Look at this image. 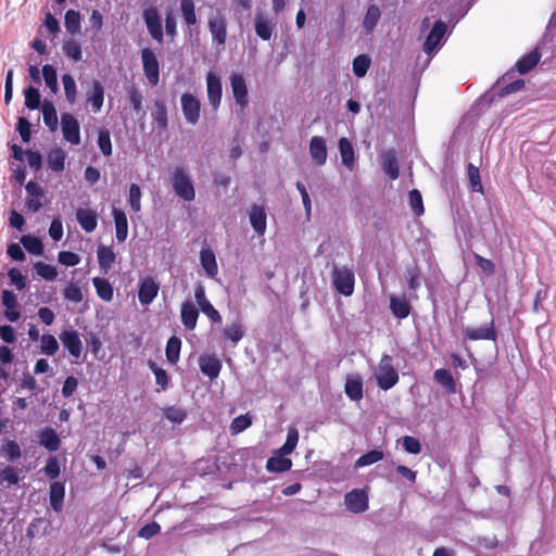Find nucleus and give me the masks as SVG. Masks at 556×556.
Here are the masks:
<instances>
[{
  "label": "nucleus",
  "instance_id": "obj_1",
  "mask_svg": "<svg viewBox=\"0 0 556 556\" xmlns=\"http://www.w3.org/2000/svg\"><path fill=\"white\" fill-rule=\"evenodd\" d=\"M375 377L377 386L383 391L392 389L399 382V372L393 365L391 355L383 354L381 356Z\"/></svg>",
  "mask_w": 556,
  "mask_h": 556
},
{
  "label": "nucleus",
  "instance_id": "obj_2",
  "mask_svg": "<svg viewBox=\"0 0 556 556\" xmlns=\"http://www.w3.org/2000/svg\"><path fill=\"white\" fill-rule=\"evenodd\" d=\"M504 80H505V76H503L501 79H498L496 81V84H494L492 86V88L490 90H488L486 92H484L481 96L480 102L482 104L490 106L495 101V98H500V99L504 98L510 93L521 90L525 86L523 79H516L511 83H508V84L502 86Z\"/></svg>",
  "mask_w": 556,
  "mask_h": 556
},
{
  "label": "nucleus",
  "instance_id": "obj_3",
  "mask_svg": "<svg viewBox=\"0 0 556 556\" xmlns=\"http://www.w3.org/2000/svg\"><path fill=\"white\" fill-rule=\"evenodd\" d=\"M463 341H479L486 340L496 342L497 330L495 328L494 318L491 317L490 321L481 327H466L463 330Z\"/></svg>",
  "mask_w": 556,
  "mask_h": 556
},
{
  "label": "nucleus",
  "instance_id": "obj_4",
  "mask_svg": "<svg viewBox=\"0 0 556 556\" xmlns=\"http://www.w3.org/2000/svg\"><path fill=\"white\" fill-rule=\"evenodd\" d=\"M332 283L339 293L343 294L344 296H350L354 292V273L346 267H334L332 273Z\"/></svg>",
  "mask_w": 556,
  "mask_h": 556
},
{
  "label": "nucleus",
  "instance_id": "obj_5",
  "mask_svg": "<svg viewBox=\"0 0 556 556\" xmlns=\"http://www.w3.org/2000/svg\"><path fill=\"white\" fill-rule=\"evenodd\" d=\"M141 61L143 74L148 81L152 86H156L160 81V63L155 53L149 48H143L141 50Z\"/></svg>",
  "mask_w": 556,
  "mask_h": 556
},
{
  "label": "nucleus",
  "instance_id": "obj_6",
  "mask_svg": "<svg viewBox=\"0 0 556 556\" xmlns=\"http://www.w3.org/2000/svg\"><path fill=\"white\" fill-rule=\"evenodd\" d=\"M143 22L150 36L159 43L163 42L164 34L161 16L156 8L150 7L142 13Z\"/></svg>",
  "mask_w": 556,
  "mask_h": 556
},
{
  "label": "nucleus",
  "instance_id": "obj_7",
  "mask_svg": "<svg viewBox=\"0 0 556 556\" xmlns=\"http://www.w3.org/2000/svg\"><path fill=\"white\" fill-rule=\"evenodd\" d=\"M207 27L212 35L213 43L217 47L224 46L227 40V20L219 12L211 15L207 21Z\"/></svg>",
  "mask_w": 556,
  "mask_h": 556
},
{
  "label": "nucleus",
  "instance_id": "obj_8",
  "mask_svg": "<svg viewBox=\"0 0 556 556\" xmlns=\"http://www.w3.org/2000/svg\"><path fill=\"white\" fill-rule=\"evenodd\" d=\"M61 129L64 140L74 146L80 143V125L74 115L71 113L61 115Z\"/></svg>",
  "mask_w": 556,
  "mask_h": 556
},
{
  "label": "nucleus",
  "instance_id": "obj_9",
  "mask_svg": "<svg viewBox=\"0 0 556 556\" xmlns=\"http://www.w3.org/2000/svg\"><path fill=\"white\" fill-rule=\"evenodd\" d=\"M346 509L354 514H361L368 509V494L365 489H353L344 496Z\"/></svg>",
  "mask_w": 556,
  "mask_h": 556
},
{
  "label": "nucleus",
  "instance_id": "obj_10",
  "mask_svg": "<svg viewBox=\"0 0 556 556\" xmlns=\"http://www.w3.org/2000/svg\"><path fill=\"white\" fill-rule=\"evenodd\" d=\"M181 110L187 123L195 125L200 118L201 103L195 96L185 92L181 98Z\"/></svg>",
  "mask_w": 556,
  "mask_h": 556
},
{
  "label": "nucleus",
  "instance_id": "obj_11",
  "mask_svg": "<svg viewBox=\"0 0 556 556\" xmlns=\"http://www.w3.org/2000/svg\"><path fill=\"white\" fill-rule=\"evenodd\" d=\"M230 86L233 98L236 100V104L239 105L241 110L245 109L249 104V94L247 81L243 75L238 73L231 74Z\"/></svg>",
  "mask_w": 556,
  "mask_h": 556
},
{
  "label": "nucleus",
  "instance_id": "obj_12",
  "mask_svg": "<svg viewBox=\"0 0 556 556\" xmlns=\"http://www.w3.org/2000/svg\"><path fill=\"white\" fill-rule=\"evenodd\" d=\"M60 340L64 346L70 353V355L76 359H78L81 356L83 353V342L79 338V334L77 331L68 329L63 330L60 333Z\"/></svg>",
  "mask_w": 556,
  "mask_h": 556
},
{
  "label": "nucleus",
  "instance_id": "obj_13",
  "mask_svg": "<svg viewBox=\"0 0 556 556\" xmlns=\"http://www.w3.org/2000/svg\"><path fill=\"white\" fill-rule=\"evenodd\" d=\"M446 29V24L442 21H437L433 24L422 45V49L427 54H431L439 47Z\"/></svg>",
  "mask_w": 556,
  "mask_h": 556
},
{
  "label": "nucleus",
  "instance_id": "obj_14",
  "mask_svg": "<svg viewBox=\"0 0 556 556\" xmlns=\"http://www.w3.org/2000/svg\"><path fill=\"white\" fill-rule=\"evenodd\" d=\"M207 85V99L214 110H217L220 105L223 86L220 77L213 72H208L206 75Z\"/></svg>",
  "mask_w": 556,
  "mask_h": 556
},
{
  "label": "nucleus",
  "instance_id": "obj_15",
  "mask_svg": "<svg viewBox=\"0 0 556 556\" xmlns=\"http://www.w3.org/2000/svg\"><path fill=\"white\" fill-rule=\"evenodd\" d=\"M159 283L152 277H144L139 281L138 299L143 305L153 302L159 293Z\"/></svg>",
  "mask_w": 556,
  "mask_h": 556
},
{
  "label": "nucleus",
  "instance_id": "obj_16",
  "mask_svg": "<svg viewBox=\"0 0 556 556\" xmlns=\"http://www.w3.org/2000/svg\"><path fill=\"white\" fill-rule=\"evenodd\" d=\"M199 366L203 375L211 380L216 379L222 370V362L215 356L203 354L199 358Z\"/></svg>",
  "mask_w": 556,
  "mask_h": 556
},
{
  "label": "nucleus",
  "instance_id": "obj_17",
  "mask_svg": "<svg viewBox=\"0 0 556 556\" xmlns=\"http://www.w3.org/2000/svg\"><path fill=\"white\" fill-rule=\"evenodd\" d=\"M173 188L185 201L194 200L195 191L189 176H174Z\"/></svg>",
  "mask_w": 556,
  "mask_h": 556
},
{
  "label": "nucleus",
  "instance_id": "obj_18",
  "mask_svg": "<svg viewBox=\"0 0 556 556\" xmlns=\"http://www.w3.org/2000/svg\"><path fill=\"white\" fill-rule=\"evenodd\" d=\"M1 301L3 306L7 307L4 313L5 318L12 323L16 321L21 316V313L17 309L18 302L16 295L10 290H3L1 294Z\"/></svg>",
  "mask_w": 556,
  "mask_h": 556
},
{
  "label": "nucleus",
  "instance_id": "obj_19",
  "mask_svg": "<svg viewBox=\"0 0 556 556\" xmlns=\"http://www.w3.org/2000/svg\"><path fill=\"white\" fill-rule=\"evenodd\" d=\"M245 329L240 320H236L232 324L226 326L222 330V339L225 342H230L231 346L235 348L238 342L244 337Z\"/></svg>",
  "mask_w": 556,
  "mask_h": 556
},
{
  "label": "nucleus",
  "instance_id": "obj_20",
  "mask_svg": "<svg viewBox=\"0 0 556 556\" xmlns=\"http://www.w3.org/2000/svg\"><path fill=\"white\" fill-rule=\"evenodd\" d=\"M152 119L156 125L160 132H164L168 128V114L164 101L155 100L153 103V111L151 113Z\"/></svg>",
  "mask_w": 556,
  "mask_h": 556
},
{
  "label": "nucleus",
  "instance_id": "obj_21",
  "mask_svg": "<svg viewBox=\"0 0 556 556\" xmlns=\"http://www.w3.org/2000/svg\"><path fill=\"white\" fill-rule=\"evenodd\" d=\"M249 217L254 231L258 235H264L266 230L267 218L265 207L262 205L253 204L251 206Z\"/></svg>",
  "mask_w": 556,
  "mask_h": 556
},
{
  "label": "nucleus",
  "instance_id": "obj_22",
  "mask_svg": "<svg viewBox=\"0 0 556 556\" xmlns=\"http://www.w3.org/2000/svg\"><path fill=\"white\" fill-rule=\"evenodd\" d=\"M180 318L187 330H193L195 328L199 318V311L192 302L185 301L181 304Z\"/></svg>",
  "mask_w": 556,
  "mask_h": 556
},
{
  "label": "nucleus",
  "instance_id": "obj_23",
  "mask_svg": "<svg viewBox=\"0 0 556 556\" xmlns=\"http://www.w3.org/2000/svg\"><path fill=\"white\" fill-rule=\"evenodd\" d=\"M76 219L86 232H92L98 226L97 213L90 208H77Z\"/></svg>",
  "mask_w": 556,
  "mask_h": 556
},
{
  "label": "nucleus",
  "instance_id": "obj_24",
  "mask_svg": "<svg viewBox=\"0 0 556 556\" xmlns=\"http://www.w3.org/2000/svg\"><path fill=\"white\" fill-rule=\"evenodd\" d=\"M541 60V53L538 48L533 49L529 53L521 56L515 64V70L520 74H527L532 68L536 66V64Z\"/></svg>",
  "mask_w": 556,
  "mask_h": 556
},
{
  "label": "nucleus",
  "instance_id": "obj_25",
  "mask_svg": "<svg viewBox=\"0 0 556 556\" xmlns=\"http://www.w3.org/2000/svg\"><path fill=\"white\" fill-rule=\"evenodd\" d=\"M104 102V88L99 80L92 81V90L87 94V103L91 105V111L98 113L101 111Z\"/></svg>",
  "mask_w": 556,
  "mask_h": 556
},
{
  "label": "nucleus",
  "instance_id": "obj_26",
  "mask_svg": "<svg viewBox=\"0 0 556 556\" xmlns=\"http://www.w3.org/2000/svg\"><path fill=\"white\" fill-rule=\"evenodd\" d=\"M112 215L115 224L116 240L124 242L128 236L127 216L123 210L116 207H113Z\"/></svg>",
  "mask_w": 556,
  "mask_h": 556
},
{
  "label": "nucleus",
  "instance_id": "obj_27",
  "mask_svg": "<svg viewBox=\"0 0 556 556\" xmlns=\"http://www.w3.org/2000/svg\"><path fill=\"white\" fill-rule=\"evenodd\" d=\"M309 153L312 159L318 165H323L327 160V146L323 137L315 136L309 142Z\"/></svg>",
  "mask_w": 556,
  "mask_h": 556
},
{
  "label": "nucleus",
  "instance_id": "obj_28",
  "mask_svg": "<svg viewBox=\"0 0 556 556\" xmlns=\"http://www.w3.org/2000/svg\"><path fill=\"white\" fill-rule=\"evenodd\" d=\"M65 496V485L63 482L54 481L50 484L49 500L53 510L61 511Z\"/></svg>",
  "mask_w": 556,
  "mask_h": 556
},
{
  "label": "nucleus",
  "instance_id": "obj_29",
  "mask_svg": "<svg viewBox=\"0 0 556 556\" xmlns=\"http://www.w3.org/2000/svg\"><path fill=\"white\" fill-rule=\"evenodd\" d=\"M201 266L210 278H215L218 274V265L214 252L211 249L200 251Z\"/></svg>",
  "mask_w": 556,
  "mask_h": 556
},
{
  "label": "nucleus",
  "instance_id": "obj_30",
  "mask_svg": "<svg viewBox=\"0 0 556 556\" xmlns=\"http://www.w3.org/2000/svg\"><path fill=\"white\" fill-rule=\"evenodd\" d=\"M276 24L262 14H257L254 18V29L262 40H269L273 36Z\"/></svg>",
  "mask_w": 556,
  "mask_h": 556
},
{
  "label": "nucleus",
  "instance_id": "obj_31",
  "mask_svg": "<svg viewBox=\"0 0 556 556\" xmlns=\"http://www.w3.org/2000/svg\"><path fill=\"white\" fill-rule=\"evenodd\" d=\"M40 444L49 452H55L60 448L61 440L53 428L47 427L39 434Z\"/></svg>",
  "mask_w": 556,
  "mask_h": 556
},
{
  "label": "nucleus",
  "instance_id": "obj_32",
  "mask_svg": "<svg viewBox=\"0 0 556 556\" xmlns=\"http://www.w3.org/2000/svg\"><path fill=\"white\" fill-rule=\"evenodd\" d=\"M41 112L45 125L50 131H55L59 126V121L54 104L49 100H45L41 104Z\"/></svg>",
  "mask_w": 556,
  "mask_h": 556
},
{
  "label": "nucleus",
  "instance_id": "obj_33",
  "mask_svg": "<svg viewBox=\"0 0 556 556\" xmlns=\"http://www.w3.org/2000/svg\"><path fill=\"white\" fill-rule=\"evenodd\" d=\"M380 17H381V11H380L379 7L376 4H370L367 8V11H366L364 20H363V28H364L366 35L372 34L377 24L379 23Z\"/></svg>",
  "mask_w": 556,
  "mask_h": 556
},
{
  "label": "nucleus",
  "instance_id": "obj_34",
  "mask_svg": "<svg viewBox=\"0 0 556 556\" xmlns=\"http://www.w3.org/2000/svg\"><path fill=\"white\" fill-rule=\"evenodd\" d=\"M339 151L342 164L348 167V169L352 170L355 160L354 148L348 138L339 139Z\"/></svg>",
  "mask_w": 556,
  "mask_h": 556
},
{
  "label": "nucleus",
  "instance_id": "obj_35",
  "mask_svg": "<svg viewBox=\"0 0 556 556\" xmlns=\"http://www.w3.org/2000/svg\"><path fill=\"white\" fill-rule=\"evenodd\" d=\"M381 165L384 174H400L397 153L394 149H389L382 152Z\"/></svg>",
  "mask_w": 556,
  "mask_h": 556
},
{
  "label": "nucleus",
  "instance_id": "obj_36",
  "mask_svg": "<svg viewBox=\"0 0 556 556\" xmlns=\"http://www.w3.org/2000/svg\"><path fill=\"white\" fill-rule=\"evenodd\" d=\"M97 254L101 270L108 273L116 260L113 249L111 247L101 245L98 248Z\"/></svg>",
  "mask_w": 556,
  "mask_h": 556
},
{
  "label": "nucleus",
  "instance_id": "obj_37",
  "mask_svg": "<svg viewBox=\"0 0 556 556\" xmlns=\"http://www.w3.org/2000/svg\"><path fill=\"white\" fill-rule=\"evenodd\" d=\"M92 283L96 288L97 295L105 301L111 302L113 300L114 291L110 281L105 278L94 277Z\"/></svg>",
  "mask_w": 556,
  "mask_h": 556
},
{
  "label": "nucleus",
  "instance_id": "obj_38",
  "mask_svg": "<svg viewBox=\"0 0 556 556\" xmlns=\"http://www.w3.org/2000/svg\"><path fill=\"white\" fill-rule=\"evenodd\" d=\"M433 379L442 386L448 393L454 394L456 392V382L452 374L445 369H437L433 374Z\"/></svg>",
  "mask_w": 556,
  "mask_h": 556
},
{
  "label": "nucleus",
  "instance_id": "obj_39",
  "mask_svg": "<svg viewBox=\"0 0 556 556\" xmlns=\"http://www.w3.org/2000/svg\"><path fill=\"white\" fill-rule=\"evenodd\" d=\"M384 457V453L380 448H374L355 460L354 468L358 469L365 466H369L382 460Z\"/></svg>",
  "mask_w": 556,
  "mask_h": 556
},
{
  "label": "nucleus",
  "instance_id": "obj_40",
  "mask_svg": "<svg viewBox=\"0 0 556 556\" xmlns=\"http://www.w3.org/2000/svg\"><path fill=\"white\" fill-rule=\"evenodd\" d=\"M66 154L60 149H52L47 155L48 166L53 172H62L64 169Z\"/></svg>",
  "mask_w": 556,
  "mask_h": 556
},
{
  "label": "nucleus",
  "instance_id": "obj_41",
  "mask_svg": "<svg viewBox=\"0 0 556 556\" xmlns=\"http://www.w3.org/2000/svg\"><path fill=\"white\" fill-rule=\"evenodd\" d=\"M390 308L392 314L400 319L406 318L410 314L412 309L409 303L406 300L400 299L397 296H391Z\"/></svg>",
  "mask_w": 556,
  "mask_h": 556
},
{
  "label": "nucleus",
  "instance_id": "obj_42",
  "mask_svg": "<svg viewBox=\"0 0 556 556\" xmlns=\"http://www.w3.org/2000/svg\"><path fill=\"white\" fill-rule=\"evenodd\" d=\"M180 11L188 27H192L198 24L193 0H180Z\"/></svg>",
  "mask_w": 556,
  "mask_h": 556
},
{
  "label": "nucleus",
  "instance_id": "obj_43",
  "mask_svg": "<svg viewBox=\"0 0 556 556\" xmlns=\"http://www.w3.org/2000/svg\"><path fill=\"white\" fill-rule=\"evenodd\" d=\"M344 391H345V394L352 401L362 400V397H363V381L358 377L346 379Z\"/></svg>",
  "mask_w": 556,
  "mask_h": 556
},
{
  "label": "nucleus",
  "instance_id": "obj_44",
  "mask_svg": "<svg viewBox=\"0 0 556 556\" xmlns=\"http://www.w3.org/2000/svg\"><path fill=\"white\" fill-rule=\"evenodd\" d=\"M181 349V340L173 336L168 339L165 348L166 358L170 364H176L179 361V354Z\"/></svg>",
  "mask_w": 556,
  "mask_h": 556
},
{
  "label": "nucleus",
  "instance_id": "obj_45",
  "mask_svg": "<svg viewBox=\"0 0 556 556\" xmlns=\"http://www.w3.org/2000/svg\"><path fill=\"white\" fill-rule=\"evenodd\" d=\"M292 462L283 456L270 457L266 463L269 472H285L291 469Z\"/></svg>",
  "mask_w": 556,
  "mask_h": 556
},
{
  "label": "nucleus",
  "instance_id": "obj_46",
  "mask_svg": "<svg viewBox=\"0 0 556 556\" xmlns=\"http://www.w3.org/2000/svg\"><path fill=\"white\" fill-rule=\"evenodd\" d=\"M404 277L409 290L416 291L420 287L421 273L416 263L406 267Z\"/></svg>",
  "mask_w": 556,
  "mask_h": 556
},
{
  "label": "nucleus",
  "instance_id": "obj_47",
  "mask_svg": "<svg viewBox=\"0 0 556 556\" xmlns=\"http://www.w3.org/2000/svg\"><path fill=\"white\" fill-rule=\"evenodd\" d=\"M371 64V59L367 54H359L352 62L353 74L362 78L366 76Z\"/></svg>",
  "mask_w": 556,
  "mask_h": 556
},
{
  "label": "nucleus",
  "instance_id": "obj_48",
  "mask_svg": "<svg viewBox=\"0 0 556 556\" xmlns=\"http://www.w3.org/2000/svg\"><path fill=\"white\" fill-rule=\"evenodd\" d=\"M64 20H65L64 24H65L66 30L71 35H77L80 33V29H81L80 13L78 11H75L72 9L68 10L65 13Z\"/></svg>",
  "mask_w": 556,
  "mask_h": 556
},
{
  "label": "nucleus",
  "instance_id": "obj_49",
  "mask_svg": "<svg viewBox=\"0 0 556 556\" xmlns=\"http://www.w3.org/2000/svg\"><path fill=\"white\" fill-rule=\"evenodd\" d=\"M22 469L14 466H5L0 469V483H7L8 485L18 484L21 478L20 472Z\"/></svg>",
  "mask_w": 556,
  "mask_h": 556
},
{
  "label": "nucleus",
  "instance_id": "obj_50",
  "mask_svg": "<svg viewBox=\"0 0 556 556\" xmlns=\"http://www.w3.org/2000/svg\"><path fill=\"white\" fill-rule=\"evenodd\" d=\"M42 77L47 88H49L52 93H56L59 90L56 70L50 64L43 65Z\"/></svg>",
  "mask_w": 556,
  "mask_h": 556
},
{
  "label": "nucleus",
  "instance_id": "obj_51",
  "mask_svg": "<svg viewBox=\"0 0 556 556\" xmlns=\"http://www.w3.org/2000/svg\"><path fill=\"white\" fill-rule=\"evenodd\" d=\"M25 106L29 110H37L41 103V96L36 87L28 86L24 89Z\"/></svg>",
  "mask_w": 556,
  "mask_h": 556
},
{
  "label": "nucleus",
  "instance_id": "obj_52",
  "mask_svg": "<svg viewBox=\"0 0 556 556\" xmlns=\"http://www.w3.org/2000/svg\"><path fill=\"white\" fill-rule=\"evenodd\" d=\"M148 366L152 370V372L155 375V382L160 388L164 391L169 386V377L165 369L159 367L156 363L152 359L148 361Z\"/></svg>",
  "mask_w": 556,
  "mask_h": 556
},
{
  "label": "nucleus",
  "instance_id": "obj_53",
  "mask_svg": "<svg viewBox=\"0 0 556 556\" xmlns=\"http://www.w3.org/2000/svg\"><path fill=\"white\" fill-rule=\"evenodd\" d=\"M127 99L136 113L142 112L146 114L142 108L143 97L135 85L126 88Z\"/></svg>",
  "mask_w": 556,
  "mask_h": 556
},
{
  "label": "nucleus",
  "instance_id": "obj_54",
  "mask_svg": "<svg viewBox=\"0 0 556 556\" xmlns=\"http://www.w3.org/2000/svg\"><path fill=\"white\" fill-rule=\"evenodd\" d=\"M21 242L23 247L27 250V252H29L30 254L41 255L43 253V244L41 240L37 237H33L29 235L23 236L21 238Z\"/></svg>",
  "mask_w": 556,
  "mask_h": 556
},
{
  "label": "nucleus",
  "instance_id": "obj_55",
  "mask_svg": "<svg viewBox=\"0 0 556 556\" xmlns=\"http://www.w3.org/2000/svg\"><path fill=\"white\" fill-rule=\"evenodd\" d=\"M408 203L416 216H421L425 213L422 195L419 190L412 189L408 193Z\"/></svg>",
  "mask_w": 556,
  "mask_h": 556
},
{
  "label": "nucleus",
  "instance_id": "obj_56",
  "mask_svg": "<svg viewBox=\"0 0 556 556\" xmlns=\"http://www.w3.org/2000/svg\"><path fill=\"white\" fill-rule=\"evenodd\" d=\"M40 349L46 355L52 356L59 351V343L54 336L47 333L40 338Z\"/></svg>",
  "mask_w": 556,
  "mask_h": 556
},
{
  "label": "nucleus",
  "instance_id": "obj_57",
  "mask_svg": "<svg viewBox=\"0 0 556 556\" xmlns=\"http://www.w3.org/2000/svg\"><path fill=\"white\" fill-rule=\"evenodd\" d=\"M62 83H63L66 100L70 103H74L76 101V94H77L75 79L73 78V76L71 74H64L62 76Z\"/></svg>",
  "mask_w": 556,
  "mask_h": 556
},
{
  "label": "nucleus",
  "instance_id": "obj_58",
  "mask_svg": "<svg viewBox=\"0 0 556 556\" xmlns=\"http://www.w3.org/2000/svg\"><path fill=\"white\" fill-rule=\"evenodd\" d=\"M34 268H35V270H36L38 276L42 277L43 279H46L48 281L55 280L56 276H58L56 268L53 265H50V264H46V263H42V262H37L34 265Z\"/></svg>",
  "mask_w": 556,
  "mask_h": 556
},
{
  "label": "nucleus",
  "instance_id": "obj_59",
  "mask_svg": "<svg viewBox=\"0 0 556 556\" xmlns=\"http://www.w3.org/2000/svg\"><path fill=\"white\" fill-rule=\"evenodd\" d=\"M1 450L4 453V455L8 457V459L11 462L18 459L22 456L21 446L14 440H7L3 443Z\"/></svg>",
  "mask_w": 556,
  "mask_h": 556
},
{
  "label": "nucleus",
  "instance_id": "obj_60",
  "mask_svg": "<svg viewBox=\"0 0 556 556\" xmlns=\"http://www.w3.org/2000/svg\"><path fill=\"white\" fill-rule=\"evenodd\" d=\"M64 54L75 62H78L83 58L81 47L74 40H67L63 43Z\"/></svg>",
  "mask_w": 556,
  "mask_h": 556
},
{
  "label": "nucleus",
  "instance_id": "obj_61",
  "mask_svg": "<svg viewBox=\"0 0 556 556\" xmlns=\"http://www.w3.org/2000/svg\"><path fill=\"white\" fill-rule=\"evenodd\" d=\"M251 425L252 418L248 414L237 416L230 424V432L231 434H238L248 429Z\"/></svg>",
  "mask_w": 556,
  "mask_h": 556
},
{
  "label": "nucleus",
  "instance_id": "obj_62",
  "mask_svg": "<svg viewBox=\"0 0 556 556\" xmlns=\"http://www.w3.org/2000/svg\"><path fill=\"white\" fill-rule=\"evenodd\" d=\"M475 264L482 270L483 274L491 277L495 275L496 268L493 261L481 256L478 253L473 254Z\"/></svg>",
  "mask_w": 556,
  "mask_h": 556
},
{
  "label": "nucleus",
  "instance_id": "obj_63",
  "mask_svg": "<svg viewBox=\"0 0 556 556\" xmlns=\"http://www.w3.org/2000/svg\"><path fill=\"white\" fill-rule=\"evenodd\" d=\"M97 142L103 155L109 156L112 154L111 135L108 129H100Z\"/></svg>",
  "mask_w": 556,
  "mask_h": 556
},
{
  "label": "nucleus",
  "instance_id": "obj_64",
  "mask_svg": "<svg viewBox=\"0 0 556 556\" xmlns=\"http://www.w3.org/2000/svg\"><path fill=\"white\" fill-rule=\"evenodd\" d=\"M128 202L132 212L141 210V189L137 184H131L129 187Z\"/></svg>",
  "mask_w": 556,
  "mask_h": 556
}]
</instances>
